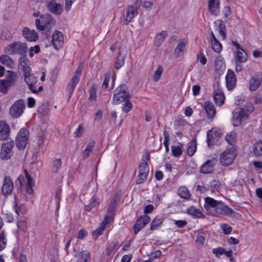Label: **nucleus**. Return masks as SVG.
<instances>
[{
	"instance_id": "nucleus-1",
	"label": "nucleus",
	"mask_w": 262,
	"mask_h": 262,
	"mask_svg": "<svg viewBox=\"0 0 262 262\" xmlns=\"http://www.w3.org/2000/svg\"><path fill=\"white\" fill-rule=\"evenodd\" d=\"M55 23L56 20L51 14L48 13L40 15V18H37L35 21L37 29L42 31L43 33L48 36Z\"/></svg>"
},
{
	"instance_id": "nucleus-2",
	"label": "nucleus",
	"mask_w": 262,
	"mask_h": 262,
	"mask_svg": "<svg viewBox=\"0 0 262 262\" xmlns=\"http://www.w3.org/2000/svg\"><path fill=\"white\" fill-rule=\"evenodd\" d=\"M254 107L252 105L243 108L237 107L233 112V125L235 126L239 125L241 122L246 120L254 111Z\"/></svg>"
},
{
	"instance_id": "nucleus-3",
	"label": "nucleus",
	"mask_w": 262,
	"mask_h": 262,
	"mask_svg": "<svg viewBox=\"0 0 262 262\" xmlns=\"http://www.w3.org/2000/svg\"><path fill=\"white\" fill-rule=\"evenodd\" d=\"M18 76L16 73L8 70L5 78L0 79V92L6 94L10 88L14 86L18 81Z\"/></svg>"
},
{
	"instance_id": "nucleus-4",
	"label": "nucleus",
	"mask_w": 262,
	"mask_h": 262,
	"mask_svg": "<svg viewBox=\"0 0 262 262\" xmlns=\"http://www.w3.org/2000/svg\"><path fill=\"white\" fill-rule=\"evenodd\" d=\"M127 88L125 84L118 86L115 91L113 97L114 104H119L130 98Z\"/></svg>"
},
{
	"instance_id": "nucleus-5",
	"label": "nucleus",
	"mask_w": 262,
	"mask_h": 262,
	"mask_svg": "<svg viewBox=\"0 0 262 262\" xmlns=\"http://www.w3.org/2000/svg\"><path fill=\"white\" fill-rule=\"evenodd\" d=\"M29 137V130L22 128L18 133L15 140L16 145L19 150L24 149L28 144Z\"/></svg>"
},
{
	"instance_id": "nucleus-6",
	"label": "nucleus",
	"mask_w": 262,
	"mask_h": 262,
	"mask_svg": "<svg viewBox=\"0 0 262 262\" xmlns=\"http://www.w3.org/2000/svg\"><path fill=\"white\" fill-rule=\"evenodd\" d=\"M25 108L24 101L23 99H19L11 106L9 114L12 118H18L23 114Z\"/></svg>"
},
{
	"instance_id": "nucleus-7",
	"label": "nucleus",
	"mask_w": 262,
	"mask_h": 262,
	"mask_svg": "<svg viewBox=\"0 0 262 262\" xmlns=\"http://www.w3.org/2000/svg\"><path fill=\"white\" fill-rule=\"evenodd\" d=\"M27 48L26 43L15 42L9 45L8 51L10 54H19L23 56H26L25 54L27 53Z\"/></svg>"
},
{
	"instance_id": "nucleus-8",
	"label": "nucleus",
	"mask_w": 262,
	"mask_h": 262,
	"mask_svg": "<svg viewBox=\"0 0 262 262\" xmlns=\"http://www.w3.org/2000/svg\"><path fill=\"white\" fill-rule=\"evenodd\" d=\"M14 145V143L12 140L3 144L0 153L1 159L7 160L11 158L13 155L12 148Z\"/></svg>"
},
{
	"instance_id": "nucleus-9",
	"label": "nucleus",
	"mask_w": 262,
	"mask_h": 262,
	"mask_svg": "<svg viewBox=\"0 0 262 262\" xmlns=\"http://www.w3.org/2000/svg\"><path fill=\"white\" fill-rule=\"evenodd\" d=\"M235 153L233 149H228L225 150L220 156V162L223 166H228L231 164L235 157Z\"/></svg>"
},
{
	"instance_id": "nucleus-10",
	"label": "nucleus",
	"mask_w": 262,
	"mask_h": 262,
	"mask_svg": "<svg viewBox=\"0 0 262 262\" xmlns=\"http://www.w3.org/2000/svg\"><path fill=\"white\" fill-rule=\"evenodd\" d=\"M63 36L59 31L56 30L52 35V43L54 48L58 50L63 45Z\"/></svg>"
},
{
	"instance_id": "nucleus-11",
	"label": "nucleus",
	"mask_w": 262,
	"mask_h": 262,
	"mask_svg": "<svg viewBox=\"0 0 262 262\" xmlns=\"http://www.w3.org/2000/svg\"><path fill=\"white\" fill-rule=\"evenodd\" d=\"M13 188L14 185L11 178L9 176L5 177L2 187V194L7 196L12 193Z\"/></svg>"
},
{
	"instance_id": "nucleus-12",
	"label": "nucleus",
	"mask_w": 262,
	"mask_h": 262,
	"mask_svg": "<svg viewBox=\"0 0 262 262\" xmlns=\"http://www.w3.org/2000/svg\"><path fill=\"white\" fill-rule=\"evenodd\" d=\"M236 77L233 70L229 69L226 76V86L228 90H233L236 85Z\"/></svg>"
},
{
	"instance_id": "nucleus-13",
	"label": "nucleus",
	"mask_w": 262,
	"mask_h": 262,
	"mask_svg": "<svg viewBox=\"0 0 262 262\" xmlns=\"http://www.w3.org/2000/svg\"><path fill=\"white\" fill-rule=\"evenodd\" d=\"M48 10L53 14L60 15L62 12V7L60 3L55 0L49 1L46 4Z\"/></svg>"
},
{
	"instance_id": "nucleus-14",
	"label": "nucleus",
	"mask_w": 262,
	"mask_h": 262,
	"mask_svg": "<svg viewBox=\"0 0 262 262\" xmlns=\"http://www.w3.org/2000/svg\"><path fill=\"white\" fill-rule=\"evenodd\" d=\"M150 220L149 216L147 215H143L140 217L134 226L135 234H137L143 229L150 222Z\"/></svg>"
},
{
	"instance_id": "nucleus-15",
	"label": "nucleus",
	"mask_w": 262,
	"mask_h": 262,
	"mask_svg": "<svg viewBox=\"0 0 262 262\" xmlns=\"http://www.w3.org/2000/svg\"><path fill=\"white\" fill-rule=\"evenodd\" d=\"M10 128L7 122L2 120L0 121V140H7L10 136Z\"/></svg>"
},
{
	"instance_id": "nucleus-16",
	"label": "nucleus",
	"mask_w": 262,
	"mask_h": 262,
	"mask_svg": "<svg viewBox=\"0 0 262 262\" xmlns=\"http://www.w3.org/2000/svg\"><path fill=\"white\" fill-rule=\"evenodd\" d=\"M216 162L215 159L212 158L207 160L201 166L200 172L204 174H208L212 172Z\"/></svg>"
},
{
	"instance_id": "nucleus-17",
	"label": "nucleus",
	"mask_w": 262,
	"mask_h": 262,
	"mask_svg": "<svg viewBox=\"0 0 262 262\" xmlns=\"http://www.w3.org/2000/svg\"><path fill=\"white\" fill-rule=\"evenodd\" d=\"M126 18L124 23L127 25L138 15V10H137L136 8H134L133 5H128L126 8Z\"/></svg>"
},
{
	"instance_id": "nucleus-18",
	"label": "nucleus",
	"mask_w": 262,
	"mask_h": 262,
	"mask_svg": "<svg viewBox=\"0 0 262 262\" xmlns=\"http://www.w3.org/2000/svg\"><path fill=\"white\" fill-rule=\"evenodd\" d=\"M208 9L212 15H218L220 12L219 0H209Z\"/></svg>"
},
{
	"instance_id": "nucleus-19",
	"label": "nucleus",
	"mask_w": 262,
	"mask_h": 262,
	"mask_svg": "<svg viewBox=\"0 0 262 262\" xmlns=\"http://www.w3.org/2000/svg\"><path fill=\"white\" fill-rule=\"evenodd\" d=\"M215 211L216 213L221 214L230 215L233 213V211L231 208L221 201L218 203Z\"/></svg>"
},
{
	"instance_id": "nucleus-20",
	"label": "nucleus",
	"mask_w": 262,
	"mask_h": 262,
	"mask_svg": "<svg viewBox=\"0 0 262 262\" xmlns=\"http://www.w3.org/2000/svg\"><path fill=\"white\" fill-rule=\"evenodd\" d=\"M23 34L25 38L30 41H35L38 38V33L34 30H30L25 28L23 30Z\"/></svg>"
},
{
	"instance_id": "nucleus-21",
	"label": "nucleus",
	"mask_w": 262,
	"mask_h": 262,
	"mask_svg": "<svg viewBox=\"0 0 262 262\" xmlns=\"http://www.w3.org/2000/svg\"><path fill=\"white\" fill-rule=\"evenodd\" d=\"M204 108L208 119H212L216 114V108L213 104L210 101L204 103Z\"/></svg>"
},
{
	"instance_id": "nucleus-22",
	"label": "nucleus",
	"mask_w": 262,
	"mask_h": 262,
	"mask_svg": "<svg viewBox=\"0 0 262 262\" xmlns=\"http://www.w3.org/2000/svg\"><path fill=\"white\" fill-rule=\"evenodd\" d=\"M262 82V77L255 75L252 77L249 82V89L251 91H256Z\"/></svg>"
},
{
	"instance_id": "nucleus-23",
	"label": "nucleus",
	"mask_w": 262,
	"mask_h": 262,
	"mask_svg": "<svg viewBox=\"0 0 262 262\" xmlns=\"http://www.w3.org/2000/svg\"><path fill=\"white\" fill-rule=\"evenodd\" d=\"M213 98L216 105L221 106L224 103L225 96L224 93L220 89L214 92Z\"/></svg>"
},
{
	"instance_id": "nucleus-24",
	"label": "nucleus",
	"mask_w": 262,
	"mask_h": 262,
	"mask_svg": "<svg viewBox=\"0 0 262 262\" xmlns=\"http://www.w3.org/2000/svg\"><path fill=\"white\" fill-rule=\"evenodd\" d=\"M219 202L212 198L207 196L205 199L204 208L207 212H209V210L211 208L215 210Z\"/></svg>"
},
{
	"instance_id": "nucleus-25",
	"label": "nucleus",
	"mask_w": 262,
	"mask_h": 262,
	"mask_svg": "<svg viewBox=\"0 0 262 262\" xmlns=\"http://www.w3.org/2000/svg\"><path fill=\"white\" fill-rule=\"evenodd\" d=\"M79 81L78 78L72 77L70 82L67 84V91L69 94V98H70L73 95L74 91Z\"/></svg>"
},
{
	"instance_id": "nucleus-26",
	"label": "nucleus",
	"mask_w": 262,
	"mask_h": 262,
	"mask_svg": "<svg viewBox=\"0 0 262 262\" xmlns=\"http://www.w3.org/2000/svg\"><path fill=\"white\" fill-rule=\"evenodd\" d=\"M186 41L184 39L180 40L174 51V54L176 57H180L182 55V53L185 49Z\"/></svg>"
},
{
	"instance_id": "nucleus-27",
	"label": "nucleus",
	"mask_w": 262,
	"mask_h": 262,
	"mask_svg": "<svg viewBox=\"0 0 262 262\" xmlns=\"http://www.w3.org/2000/svg\"><path fill=\"white\" fill-rule=\"evenodd\" d=\"M143 158H145L147 161L142 163L139 166V173H143L148 174L149 168L148 162L149 161V156L148 154L144 155Z\"/></svg>"
},
{
	"instance_id": "nucleus-28",
	"label": "nucleus",
	"mask_w": 262,
	"mask_h": 262,
	"mask_svg": "<svg viewBox=\"0 0 262 262\" xmlns=\"http://www.w3.org/2000/svg\"><path fill=\"white\" fill-rule=\"evenodd\" d=\"M167 36L168 32L167 31H162L161 32L157 34L154 39L155 45L158 47L160 46Z\"/></svg>"
},
{
	"instance_id": "nucleus-29",
	"label": "nucleus",
	"mask_w": 262,
	"mask_h": 262,
	"mask_svg": "<svg viewBox=\"0 0 262 262\" xmlns=\"http://www.w3.org/2000/svg\"><path fill=\"white\" fill-rule=\"evenodd\" d=\"M25 177H26V181H27L26 184L27 192L29 194H32L33 192L32 187L34 186V182L33 181V179L32 178V177L30 175V174L28 173V172L27 171V170H25Z\"/></svg>"
},
{
	"instance_id": "nucleus-30",
	"label": "nucleus",
	"mask_w": 262,
	"mask_h": 262,
	"mask_svg": "<svg viewBox=\"0 0 262 262\" xmlns=\"http://www.w3.org/2000/svg\"><path fill=\"white\" fill-rule=\"evenodd\" d=\"M187 211L189 214L197 218L204 219L205 217V215L200 210L195 208L193 206H191L187 208Z\"/></svg>"
},
{
	"instance_id": "nucleus-31",
	"label": "nucleus",
	"mask_w": 262,
	"mask_h": 262,
	"mask_svg": "<svg viewBox=\"0 0 262 262\" xmlns=\"http://www.w3.org/2000/svg\"><path fill=\"white\" fill-rule=\"evenodd\" d=\"M1 62L9 68H12L14 66L13 60L7 55L3 54L0 57Z\"/></svg>"
},
{
	"instance_id": "nucleus-32",
	"label": "nucleus",
	"mask_w": 262,
	"mask_h": 262,
	"mask_svg": "<svg viewBox=\"0 0 262 262\" xmlns=\"http://www.w3.org/2000/svg\"><path fill=\"white\" fill-rule=\"evenodd\" d=\"M248 59V55L247 52L244 50L243 49H241V51L238 50L236 52V62L244 63Z\"/></svg>"
},
{
	"instance_id": "nucleus-33",
	"label": "nucleus",
	"mask_w": 262,
	"mask_h": 262,
	"mask_svg": "<svg viewBox=\"0 0 262 262\" xmlns=\"http://www.w3.org/2000/svg\"><path fill=\"white\" fill-rule=\"evenodd\" d=\"M214 24L218 26L219 33L222 35L223 39H225L226 36V28L225 24L223 23V21L221 19H219L215 21Z\"/></svg>"
},
{
	"instance_id": "nucleus-34",
	"label": "nucleus",
	"mask_w": 262,
	"mask_h": 262,
	"mask_svg": "<svg viewBox=\"0 0 262 262\" xmlns=\"http://www.w3.org/2000/svg\"><path fill=\"white\" fill-rule=\"evenodd\" d=\"M177 193L181 198L184 199H188L191 196L190 191L185 186L180 187L178 189Z\"/></svg>"
},
{
	"instance_id": "nucleus-35",
	"label": "nucleus",
	"mask_w": 262,
	"mask_h": 262,
	"mask_svg": "<svg viewBox=\"0 0 262 262\" xmlns=\"http://www.w3.org/2000/svg\"><path fill=\"white\" fill-rule=\"evenodd\" d=\"M211 130H208L207 135V138L206 142L209 147L215 144L219 140V139L215 136H214V135L211 133Z\"/></svg>"
},
{
	"instance_id": "nucleus-36",
	"label": "nucleus",
	"mask_w": 262,
	"mask_h": 262,
	"mask_svg": "<svg viewBox=\"0 0 262 262\" xmlns=\"http://www.w3.org/2000/svg\"><path fill=\"white\" fill-rule=\"evenodd\" d=\"M253 152L255 156H262V140L256 142L253 147Z\"/></svg>"
},
{
	"instance_id": "nucleus-37",
	"label": "nucleus",
	"mask_w": 262,
	"mask_h": 262,
	"mask_svg": "<svg viewBox=\"0 0 262 262\" xmlns=\"http://www.w3.org/2000/svg\"><path fill=\"white\" fill-rule=\"evenodd\" d=\"M196 150V143L195 139H194L190 143L187 149V153L189 156L191 157L195 152Z\"/></svg>"
},
{
	"instance_id": "nucleus-38",
	"label": "nucleus",
	"mask_w": 262,
	"mask_h": 262,
	"mask_svg": "<svg viewBox=\"0 0 262 262\" xmlns=\"http://www.w3.org/2000/svg\"><path fill=\"white\" fill-rule=\"evenodd\" d=\"M24 77V80L28 85L32 83H37L38 81L37 77L34 76L32 73L27 75Z\"/></svg>"
},
{
	"instance_id": "nucleus-39",
	"label": "nucleus",
	"mask_w": 262,
	"mask_h": 262,
	"mask_svg": "<svg viewBox=\"0 0 262 262\" xmlns=\"http://www.w3.org/2000/svg\"><path fill=\"white\" fill-rule=\"evenodd\" d=\"M99 203V202L98 201L97 198L95 195H94L92 198V201L91 202V203L89 205H86L85 206L84 210L87 212H89L91 211L92 209V208H93L96 205H98Z\"/></svg>"
},
{
	"instance_id": "nucleus-40",
	"label": "nucleus",
	"mask_w": 262,
	"mask_h": 262,
	"mask_svg": "<svg viewBox=\"0 0 262 262\" xmlns=\"http://www.w3.org/2000/svg\"><path fill=\"white\" fill-rule=\"evenodd\" d=\"M18 66L19 69H23L24 67H30L29 60L26 56H23L19 58Z\"/></svg>"
},
{
	"instance_id": "nucleus-41",
	"label": "nucleus",
	"mask_w": 262,
	"mask_h": 262,
	"mask_svg": "<svg viewBox=\"0 0 262 262\" xmlns=\"http://www.w3.org/2000/svg\"><path fill=\"white\" fill-rule=\"evenodd\" d=\"M125 58V56L121 55L120 54L119 56L117 57V59L115 63V68L116 69H119L124 65Z\"/></svg>"
},
{
	"instance_id": "nucleus-42",
	"label": "nucleus",
	"mask_w": 262,
	"mask_h": 262,
	"mask_svg": "<svg viewBox=\"0 0 262 262\" xmlns=\"http://www.w3.org/2000/svg\"><path fill=\"white\" fill-rule=\"evenodd\" d=\"M211 47L214 52L220 53L222 50V46L217 39L211 40Z\"/></svg>"
},
{
	"instance_id": "nucleus-43",
	"label": "nucleus",
	"mask_w": 262,
	"mask_h": 262,
	"mask_svg": "<svg viewBox=\"0 0 262 262\" xmlns=\"http://www.w3.org/2000/svg\"><path fill=\"white\" fill-rule=\"evenodd\" d=\"M163 135L164 137L163 144L165 147L166 152H168L169 151L168 142L169 141V135L166 129L163 130Z\"/></svg>"
},
{
	"instance_id": "nucleus-44",
	"label": "nucleus",
	"mask_w": 262,
	"mask_h": 262,
	"mask_svg": "<svg viewBox=\"0 0 262 262\" xmlns=\"http://www.w3.org/2000/svg\"><path fill=\"white\" fill-rule=\"evenodd\" d=\"M163 223V219L161 217H159L158 216L156 217L154 220L150 223V228L151 230H154L156 228L158 227L160 225H161Z\"/></svg>"
},
{
	"instance_id": "nucleus-45",
	"label": "nucleus",
	"mask_w": 262,
	"mask_h": 262,
	"mask_svg": "<svg viewBox=\"0 0 262 262\" xmlns=\"http://www.w3.org/2000/svg\"><path fill=\"white\" fill-rule=\"evenodd\" d=\"M118 242H115V243H112L110 244L106 250V255L107 256L111 255L113 252L119 247Z\"/></svg>"
},
{
	"instance_id": "nucleus-46",
	"label": "nucleus",
	"mask_w": 262,
	"mask_h": 262,
	"mask_svg": "<svg viewBox=\"0 0 262 262\" xmlns=\"http://www.w3.org/2000/svg\"><path fill=\"white\" fill-rule=\"evenodd\" d=\"M172 154L176 157H179L182 154V150L180 146L172 145L171 146Z\"/></svg>"
},
{
	"instance_id": "nucleus-47",
	"label": "nucleus",
	"mask_w": 262,
	"mask_h": 262,
	"mask_svg": "<svg viewBox=\"0 0 262 262\" xmlns=\"http://www.w3.org/2000/svg\"><path fill=\"white\" fill-rule=\"evenodd\" d=\"M7 245V241L6 239V235L4 231H2L0 233V251L4 250Z\"/></svg>"
},
{
	"instance_id": "nucleus-48",
	"label": "nucleus",
	"mask_w": 262,
	"mask_h": 262,
	"mask_svg": "<svg viewBox=\"0 0 262 262\" xmlns=\"http://www.w3.org/2000/svg\"><path fill=\"white\" fill-rule=\"evenodd\" d=\"M163 68H162V67L160 65L158 66V68L156 70V71H155L154 75V81L157 82L160 79V78L161 76V75L163 73Z\"/></svg>"
},
{
	"instance_id": "nucleus-49",
	"label": "nucleus",
	"mask_w": 262,
	"mask_h": 262,
	"mask_svg": "<svg viewBox=\"0 0 262 262\" xmlns=\"http://www.w3.org/2000/svg\"><path fill=\"white\" fill-rule=\"evenodd\" d=\"M80 258L78 262H87L90 256L89 252L88 251L84 250L79 253Z\"/></svg>"
},
{
	"instance_id": "nucleus-50",
	"label": "nucleus",
	"mask_w": 262,
	"mask_h": 262,
	"mask_svg": "<svg viewBox=\"0 0 262 262\" xmlns=\"http://www.w3.org/2000/svg\"><path fill=\"white\" fill-rule=\"evenodd\" d=\"M235 137L236 134L233 132L228 134L225 137V139L230 145H232L235 142Z\"/></svg>"
},
{
	"instance_id": "nucleus-51",
	"label": "nucleus",
	"mask_w": 262,
	"mask_h": 262,
	"mask_svg": "<svg viewBox=\"0 0 262 262\" xmlns=\"http://www.w3.org/2000/svg\"><path fill=\"white\" fill-rule=\"evenodd\" d=\"M62 165V160L61 159H57L53 161V165L52 170L54 172H57L59 169L61 167Z\"/></svg>"
},
{
	"instance_id": "nucleus-52",
	"label": "nucleus",
	"mask_w": 262,
	"mask_h": 262,
	"mask_svg": "<svg viewBox=\"0 0 262 262\" xmlns=\"http://www.w3.org/2000/svg\"><path fill=\"white\" fill-rule=\"evenodd\" d=\"M124 102V103L122 105V111L124 113H128L133 108L132 103L129 101L128 99H127Z\"/></svg>"
},
{
	"instance_id": "nucleus-53",
	"label": "nucleus",
	"mask_w": 262,
	"mask_h": 262,
	"mask_svg": "<svg viewBox=\"0 0 262 262\" xmlns=\"http://www.w3.org/2000/svg\"><path fill=\"white\" fill-rule=\"evenodd\" d=\"M104 230L105 229L101 226L99 228L96 229L92 232L93 238L96 240L99 236L102 234Z\"/></svg>"
},
{
	"instance_id": "nucleus-54",
	"label": "nucleus",
	"mask_w": 262,
	"mask_h": 262,
	"mask_svg": "<svg viewBox=\"0 0 262 262\" xmlns=\"http://www.w3.org/2000/svg\"><path fill=\"white\" fill-rule=\"evenodd\" d=\"M148 174L146 173H139L136 179V184H140L146 181L147 179Z\"/></svg>"
},
{
	"instance_id": "nucleus-55",
	"label": "nucleus",
	"mask_w": 262,
	"mask_h": 262,
	"mask_svg": "<svg viewBox=\"0 0 262 262\" xmlns=\"http://www.w3.org/2000/svg\"><path fill=\"white\" fill-rule=\"evenodd\" d=\"M13 209L17 215H19L20 214H23L25 211L23 205H18L16 200L14 202Z\"/></svg>"
},
{
	"instance_id": "nucleus-56",
	"label": "nucleus",
	"mask_w": 262,
	"mask_h": 262,
	"mask_svg": "<svg viewBox=\"0 0 262 262\" xmlns=\"http://www.w3.org/2000/svg\"><path fill=\"white\" fill-rule=\"evenodd\" d=\"M36 83H32L28 85L29 90L34 94H37L43 90L42 86L40 85L36 89L35 84Z\"/></svg>"
},
{
	"instance_id": "nucleus-57",
	"label": "nucleus",
	"mask_w": 262,
	"mask_h": 262,
	"mask_svg": "<svg viewBox=\"0 0 262 262\" xmlns=\"http://www.w3.org/2000/svg\"><path fill=\"white\" fill-rule=\"evenodd\" d=\"M225 249L223 247H220L217 248H213L212 249V253L217 257H220L221 255L224 254L225 253Z\"/></svg>"
},
{
	"instance_id": "nucleus-58",
	"label": "nucleus",
	"mask_w": 262,
	"mask_h": 262,
	"mask_svg": "<svg viewBox=\"0 0 262 262\" xmlns=\"http://www.w3.org/2000/svg\"><path fill=\"white\" fill-rule=\"evenodd\" d=\"M111 76V74L110 72H107L105 74L104 79L102 85V89H106L108 88Z\"/></svg>"
},
{
	"instance_id": "nucleus-59",
	"label": "nucleus",
	"mask_w": 262,
	"mask_h": 262,
	"mask_svg": "<svg viewBox=\"0 0 262 262\" xmlns=\"http://www.w3.org/2000/svg\"><path fill=\"white\" fill-rule=\"evenodd\" d=\"M83 68V63L82 62H81L79 64L78 67L77 68L73 77L78 78L79 80Z\"/></svg>"
},
{
	"instance_id": "nucleus-60",
	"label": "nucleus",
	"mask_w": 262,
	"mask_h": 262,
	"mask_svg": "<svg viewBox=\"0 0 262 262\" xmlns=\"http://www.w3.org/2000/svg\"><path fill=\"white\" fill-rule=\"evenodd\" d=\"M206 239V234L203 232L198 234L196 242L201 245H204Z\"/></svg>"
},
{
	"instance_id": "nucleus-61",
	"label": "nucleus",
	"mask_w": 262,
	"mask_h": 262,
	"mask_svg": "<svg viewBox=\"0 0 262 262\" xmlns=\"http://www.w3.org/2000/svg\"><path fill=\"white\" fill-rule=\"evenodd\" d=\"M27 222L25 220H20L17 222L18 228L21 231H25L27 229Z\"/></svg>"
},
{
	"instance_id": "nucleus-62",
	"label": "nucleus",
	"mask_w": 262,
	"mask_h": 262,
	"mask_svg": "<svg viewBox=\"0 0 262 262\" xmlns=\"http://www.w3.org/2000/svg\"><path fill=\"white\" fill-rule=\"evenodd\" d=\"M172 221L173 222L176 226L179 228H183L187 224V222L185 220H172Z\"/></svg>"
},
{
	"instance_id": "nucleus-63",
	"label": "nucleus",
	"mask_w": 262,
	"mask_h": 262,
	"mask_svg": "<svg viewBox=\"0 0 262 262\" xmlns=\"http://www.w3.org/2000/svg\"><path fill=\"white\" fill-rule=\"evenodd\" d=\"M221 227L225 234H228L232 231V228L226 224H222Z\"/></svg>"
},
{
	"instance_id": "nucleus-64",
	"label": "nucleus",
	"mask_w": 262,
	"mask_h": 262,
	"mask_svg": "<svg viewBox=\"0 0 262 262\" xmlns=\"http://www.w3.org/2000/svg\"><path fill=\"white\" fill-rule=\"evenodd\" d=\"M90 99L92 100L96 99V89L94 85L92 86L89 89Z\"/></svg>"
}]
</instances>
